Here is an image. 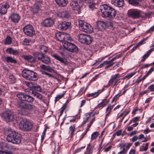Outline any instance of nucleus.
Wrapping results in <instances>:
<instances>
[{
  "label": "nucleus",
  "mask_w": 154,
  "mask_h": 154,
  "mask_svg": "<svg viewBox=\"0 0 154 154\" xmlns=\"http://www.w3.org/2000/svg\"><path fill=\"white\" fill-rule=\"evenodd\" d=\"M12 43V38L10 36L6 37L4 40V44L5 45H9Z\"/></svg>",
  "instance_id": "nucleus-31"
},
{
  "label": "nucleus",
  "mask_w": 154,
  "mask_h": 154,
  "mask_svg": "<svg viewBox=\"0 0 154 154\" xmlns=\"http://www.w3.org/2000/svg\"><path fill=\"white\" fill-rule=\"evenodd\" d=\"M138 139L140 140L142 138H143L144 139V140H143L142 141V142H146V137H144V136L143 134H141L138 137Z\"/></svg>",
  "instance_id": "nucleus-57"
},
{
  "label": "nucleus",
  "mask_w": 154,
  "mask_h": 154,
  "mask_svg": "<svg viewBox=\"0 0 154 154\" xmlns=\"http://www.w3.org/2000/svg\"><path fill=\"white\" fill-rule=\"evenodd\" d=\"M106 99H104L102 101L99 103L96 106L97 108H103L105 106L107 103V102H106Z\"/></svg>",
  "instance_id": "nucleus-32"
},
{
  "label": "nucleus",
  "mask_w": 154,
  "mask_h": 154,
  "mask_svg": "<svg viewBox=\"0 0 154 154\" xmlns=\"http://www.w3.org/2000/svg\"><path fill=\"white\" fill-rule=\"evenodd\" d=\"M147 77V76L145 74V75H144L141 79H139V80H137V82L138 83H139L141 81L144 80Z\"/></svg>",
  "instance_id": "nucleus-63"
},
{
  "label": "nucleus",
  "mask_w": 154,
  "mask_h": 154,
  "mask_svg": "<svg viewBox=\"0 0 154 154\" xmlns=\"http://www.w3.org/2000/svg\"><path fill=\"white\" fill-rule=\"evenodd\" d=\"M120 77V75L119 73H117L114 75H112L106 85V87H109L110 85H113V87L117 85L118 84V82L119 80L117 79V78Z\"/></svg>",
  "instance_id": "nucleus-12"
},
{
  "label": "nucleus",
  "mask_w": 154,
  "mask_h": 154,
  "mask_svg": "<svg viewBox=\"0 0 154 154\" xmlns=\"http://www.w3.org/2000/svg\"><path fill=\"white\" fill-rule=\"evenodd\" d=\"M125 145L126 143L122 144V145H120L119 146L120 149L122 150L118 152L117 154H124L125 153Z\"/></svg>",
  "instance_id": "nucleus-40"
},
{
  "label": "nucleus",
  "mask_w": 154,
  "mask_h": 154,
  "mask_svg": "<svg viewBox=\"0 0 154 154\" xmlns=\"http://www.w3.org/2000/svg\"><path fill=\"white\" fill-rule=\"evenodd\" d=\"M101 12V16L103 18H109L113 19L116 15V12L114 9L106 4H104L100 7Z\"/></svg>",
  "instance_id": "nucleus-1"
},
{
  "label": "nucleus",
  "mask_w": 154,
  "mask_h": 154,
  "mask_svg": "<svg viewBox=\"0 0 154 154\" xmlns=\"http://www.w3.org/2000/svg\"><path fill=\"white\" fill-rule=\"evenodd\" d=\"M54 23V19L50 17L44 20L42 22V24L43 26L48 27L52 26Z\"/></svg>",
  "instance_id": "nucleus-16"
},
{
  "label": "nucleus",
  "mask_w": 154,
  "mask_h": 154,
  "mask_svg": "<svg viewBox=\"0 0 154 154\" xmlns=\"http://www.w3.org/2000/svg\"><path fill=\"white\" fill-rule=\"evenodd\" d=\"M33 89L39 92L42 91V88L39 85H36V84H35V86Z\"/></svg>",
  "instance_id": "nucleus-49"
},
{
  "label": "nucleus",
  "mask_w": 154,
  "mask_h": 154,
  "mask_svg": "<svg viewBox=\"0 0 154 154\" xmlns=\"http://www.w3.org/2000/svg\"><path fill=\"white\" fill-rule=\"evenodd\" d=\"M122 132V130H120L117 131L113 135L115 134L117 136H119L121 134Z\"/></svg>",
  "instance_id": "nucleus-62"
},
{
  "label": "nucleus",
  "mask_w": 154,
  "mask_h": 154,
  "mask_svg": "<svg viewBox=\"0 0 154 154\" xmlns=\"http://www.w3.org/2000/svg\"><path fill=\"white\" fill-rule=\"evenodd\" d=\"M148 143H147L145 146L143 145L141 146L140 148V150L141 151H146L148 149Z\"/></svg>",
  "instance_id": "nucleus-46"
},
{
  "label": "nucleus",
  "mask_w": 154,
  "mask_h": 154,
  "mask_svg": "<svg viewBox=\"0 0 154 154\" xmlns=\"http://www.w3.org/2000/svg\"><path fill=\"white\" fill-rule=\"evenodd\" d=\"M64 95V94H62L57 95L55 98V101L56 102L58 101Z\"/></svg>",
  "instance_id": "nucleus-53"
},
{
  "label": "nucleus",
  "mask_w": 154,
  "mask_h": 154,
  "mask_svg": "<svg viewBox=\"0 0 154 154\" xmlns=\"http://www.w3.org/2000/svg\"><path fill=\"white\" fill-rule=\"evenodd\" d=\"M40 9V7L36 3L33 6L31 10V11L34 14L37 13Z\"/></svg>",
  "instance_id": "nucleus-29"
},
{
  "label": "nucleus",
  "mask_w": 154,
  "mask_h": 154,
  "mask_svg": "<svg viewBox=\"0 0 154 154\" xmlns=\"http://www.w3.org/2000/svg\"><path fill=\"white\" fill-rule=\"evenodd\" d=\"M142 13V11L138 10H131L128 11V15L129 17L137 19L141 16Z\"/></svg>",
  "instance_id": "nucleus-13"
},
{
  "label": "nucleus",
  "mask_w": 154,
  "mask_h": 154,
  "mask_svg": "<svg viewBox=\"0 0 154 154\" xmlns=\"http://www.w3.org/2000/svg\"><path fill=\"white\" fill-rule=\"evenodd\" d=\"M86 2L89 4V7L92 10L98 7V0H86Z\"/></svg>",
  "instance_id": "nucleus-17"
},
{
  "label": "nucleus",
  "mask_w": 154,
  "mask_h": 154,
  "mask_svg": "<svg viewBox=\"0 0 154 154\" xmlns=\"http://www.w3.org/2000/svg\"><path fill=\"white\" fill-rule=\"evenodd\" d=\"M33 55L35 57L38 58V59L41 61L44 56L43 53H40L38 52H36L34 53Z\"/></svg>",
  "instance_id": "nucleus-33"
},
{
  "label": "nucleus",
  "mask_w": 154,
  "mask_h": 154,
  "mask_svg": "<svg viewBox=\"0 0 154 154\" xmlns=\"http://www.w3.org/2000/svg\"><path fill=\"white\" fill-rule=\"evenodd\" d=\"M57 16L61 18H67L69 16V14L68 11H63L58 12L57 13Z\"/></svg>",
  "instance_id": "nucleus-22"
},
{
  "label": "nucleus",
  "mask_w": 154,
  "mask_h": 154,
  "mask_svg": "<svg viewBox=\"0 0 154 154\" xmlns=\"http://www.w3.org/2000/svg\"><path fill=\"white\" fill-rule=\"evenodd\" d=\"M64 34V43L65 42H69L66 41L67 40H71L70 35L68 34L63 33Z\"/></svg>",
  "instance_id": "nucleus-37"
},
{
  "label": "nucleus",
  "mask_w": 154,
  "mask_h": 154,
  "mask_svg": "<svg viewBox=\"0 0 154 154\" xmlns=\"http://www.w3.org/2000/svg\"><path fill=\"white\" fill-rule=\"evenodd\" d=\"M55 37L57 40L62 42V43H64L63 33H57L55 34Z\"/></svg>",
  "instance_id": "nucleus-25"
},
{
  "label": "nucleus",
  "mask_w": 154,
  "mask_h": 154,
  "mask_svg": "<svg viewBox=\"0 0 154 154\" xmlns=\"http://www.w3.org/2000/svg\"><path fill=\"white\" fill-rule=\"evenodd\" d=\"M6 51L11 54L17 55L19 54V52L17 50H14L11 48L7 49Z\"/></svg>",
  "instance_id": "nucleus-27"
},
{
  "label": "nucleus",
  "mask_w": 154,
  "mask_h": 154,
  "mask_svg": "<svg viewBox=\"0 0 154 154\" xmlns=\"http://www.w3.org/2000/svg\"><path fill=\"white\" fill-rule=\"evenodd\" d=\"M99 134L98 132L96 131L95 132H94L91 135V141H92L93 140L95 139H96L98 135H99Z\"/></svg>",
  "instance_id": "nucleus-45"
},
{
  "label": "nucleus",
  "mask_w": 154,
  "mask_h": 154,
  "mask_svg": "<svg viewBox=\"0 0 154 154\" xmlns=\"http://www.w3.org/2000/svg\"><path fill=\"white\" fill-rule=\"evenodd\" d=\"M34 98L30 95H27L24 101L29 103H32L33 101Z\"/></svg>",
  "instance_id": "nucleus-43"
},
{
  "label": "nucleus",
  "mask_w": 154,
  "mask_h": 154,
  "mask_svg": "<svg viewBox=\"0 0 154 154\" xmlns=\"http://www.w3.org/2000/svg\"><path fill=\"white\" fill-rule=\"evenodd\" d=\"M95 119L94 114L92 112L87 113L84 116L82 124H85L88 122L90 121L89 123L88 124V127L90 128L95 121Z\"/></svg>",
  "instance_id": "nucleus-6"
},
{
  "label": "nucleus",
  "mask_w": 154,
  "mask_h": 154,
  "mask_svg": "<svg viewBox=\"0 0 154 154\" xmlns=\"http://www.w3.org/2000/svg\"><path fill=\"white\" fill-rule=\"evenodd\" d=\"M22 75L27 80L34 81L37 80L38 77L37 73L27 69H24L22 71Z\"/></svg>",
  "instance_id": "nucleus-3"
},
{
  "label": "nucleus",
  "mask_w": 154,
  "mask_h": 154,
  "mask_svg": "<svg viewBox=\"0 0 154 154\" xmlns=\"http://www.w3.org/2000/svg\"><path fill=\"white\" fill-rule=\"evenodd\" d=\"M21 139V134L14 131H10L6 138L8 142L16 144H19L20 143Z\"/></svg>",
  "instance_id": "nucleus-2"
},
{
  "label": "nucleus",
  "mask_w": 154,
  "mask_h": 154,
  "mask_svg": "<svg viewBox=\"0 0 154 154\" xmlns=\"http://www.w3.org/2000/svg\"><path fill=\"white\" fill-rule=\"evenodd\" d=\"M52 56L55 59L63 63L64 65H66L68 64V62L66 59L62 58L56 54H52Z\"/></svg>",
  "instance_id": "nucleus-19"
},
{
  "label": "nucleus",
  "mask_w": 154,
  "mask_h": 154,
  "mask_svg": "<svg viewBox=\"0 0 154 154\" xmlns=\"http://www.w3.org/2000/svg\"><path fill=\"white\" fill-rule=\"evenodd\" d=\"M104 64H105V65H106L105 68L107 69L112 66L114 64V63L112 62L110 60L106 61H104Z\"/></svg>",
  "instance_id": "nucleus-41"
},
{
  "label": "nucleus",
  "mask_w": 154,
  "mask_h": 154,
  "mask_svg": "<svg viewBox=\"0 0 154 154\" xmlns=\"http://www.w3.org/2000/svg\"><path fill=\"white\" fill-rule=\"evenodd\" d=\"M150 64H144L141 66L140 68V69H143L144 68H147L150 66Z\"/></svg>",
  "instance_id": "nucleus-60"
},
{
  "label": "nucleus",
  "mask_w": 154,
  "mask_h": 154,
  "mask_svg": "<svg viewBox=\"0 0 154 154\" xmlns=\"http://www.w3.org/2000/svg\"><path fill=\"white\" fill-rule=\"evenodd\" d=\"M22 57L25 60L30 62H33L35 61V58L31 55H23Z\"/></svg>",
  "instance_id": "nucleus-26"
},
{
  "label": "nucleus",
  "mask_w": 154,
  "mask_h": 154,
  "mask_svg": "<svg viewBox=\"0 0 154 154\" xmlns=\"http://www.w3.org/2000/svg\"><path fill=\"white\" fill-rule=\"evenodd\" d=\"M138 0H128L129 4L134 6H137L139 4Z\"/></svg>",
  "instance_id": "nucleus-44"
},
{
  "label": "nucleus",
  "mask_w": 154,
  "mask_h": 154,
  "mask_svg": "<svg viewBox=\"0 0 154 154\" xmlns=\"http://www.w3.org/2000/svg\"><path fill=\"white\" fill-rule=\"evenodd\" d=\"M136 73L135 72H132L131 73H129L127 75H126L125 78H127L128 79H130L132 77L133 75H134Z\"/></svg>",
  "instance_id": "nucleus-51"
},
{
  "label": "nucleus",
  "mask_w": 154,
  "mask_h": 154,
  "mask_svg": "<svg viewBox=\"0 0 154 154\" xmlns=\"http://www.w3.org/2000/svg\"><path fill=\"white\" fill-rule=\"evenodd\" d=\"M75 125H72L69 127V133L71 135H72L74 133L75 131Z\"/></svg>",
  "instance_id": "nucleus-39"
},
{
  "label": "nucleus",
  "mask_w": 154,
  "mask_h": 154,
  "mask_svg": "<svg viewBox=\"0 0 154 154\" xmlns=\"http://www.w3.org/2000/svg\"><path fill=\"white\" fill-rule=\"evenodd\" d=\"M41 61L46 64H49L51 63L50 58L47 56H44Z\"/></svg>",
  "instance_id": "nucleus-30"
},
{
  "label": "nucleus",
  "mask_w": 154,
  "mask_h": 154,
  "mask_svg": "<svg viewBox=\"0 0 154 154\" xmlns=\"http://www.w3.org/2000/svg\"><path fill=\"white\" fill-rule=\"evenodd\" d=\"M63 45L65 48L70 52H76L78 51V48L74 44L65 42L63 44Z\"/></svg>",
  "instance_id": "nucleus-11"
},
{
  "label": "nucleus",
  "mask_w": 154,
  "mask_h": 154,
  "mask_svg": "<svg viewBox=\"0 0 154 154\" xmlns=\"http://www.w3.org/2000/svg\"><path fill=\"white\" fill-rule=\"evenodd\" d=\"M104 88H103L101 89L98 90L97 92H94L88 95V97H92L93 98H95L97 97L104 90Z\"/></svg>",
  "instance_id": "nucleus-24"
},
{
  "label": "nucleus",
  "mask_w": 154,
  "mask_h": 154,
  "mask_svg": "<svg viewBox=\"0 0 154 154\" xmlns=\"http://www.w3.org/2000/svg\"><path fill=\"white\" fill-rule=\"evenodd\" d=\"M39 49L40 51V52L43 54H45L48 50V48L43 45H41L39 46Z\"/></svg>",
  "instance_id": "nucleus-36"
},
{
  "label": "nucleus",
  "mask_w": 154,
  "mask_h": 154,
  "mask_svg": "<svg viewBox=\"0 0 154 154\" xmlns=\"http://www.w3.org/2000/svg\"><path fill=\"white\" fill-rule=\"evenodd\" d=\"M24 34L28 36H32L35 34V31L33 26L30 25H27L23 28Z\"/></svg>",
  "instance_id": "nucleus-9"
},
{
  "label": "nucleus",
  "mask_w": 154,
  "mask_h": 154,
  "mask_svg": "<svg viewBox=\"0 0 154 154\" xmlns=\"http://www.w3.org/2000/svg\"><path fill=\"white\" fill-rule=\"evenodd\" d=\"M149 57V56L146 54H145L142 57V59L140 60V62H143L145 61L146 59H147Z\"/></svg>",
  "instance_id": "nucleus-54"
},
{
  "label": "nucleus",
  "mask_w": 154,
  "mask_h": 154,
  "mask_svg": "<svg viewBox=\"0 0 154 154\" xmlns=\"http://www.w3.org/2000/svg\"><path fill=\"white\" fill-rule=\"evenodd\" d=\"M154 71V67H151L149 70L147 72V73L146 74V75L148 77V76L150 75Z\"/></svg>",
  "instance_id": "nucleus-55"
},
{
  "label": "nucleus",
  "mask_w": 154,
  "mask_h": 154,
  "mask_svg": "<svg viewBox=\"0 0 154 154\" xmlns=\"http://www.w3.org/2000/svg\"><path fill=\"white\" fill-rule=\"evenodd\" d=\"M111 3L115 6L118 7H121L124 4V0H111Z\"/></svg>",
  "instance_id": "nucleus-23"
},
{
  "label": "nucleus",
  "mask_w": 154,
  "mask_h": 154,
  "mask_svg": "<svg viewBox=\"0 0 154 154\" xmlns=\"http://www.w3.org/2000/svg\"><path fill=\"white\" fill-rule=\"evenodd\" d=\"M25 84L28 87L33 89L36 83L31 82H26Z\"/></svg>",
  "instance_id": "nucleus-35"
},
{
  "label": "nucleus",
  "mask_w": 154,
  "mask_h": 154,
  "mask_svg": "<svg viewBox=\"0 0 154 154\" xmlns=\"http://www.w3.org/2000/svg\"><path fill=\"white\" fill-rule=\"evenodd\" d=\"M113 105L112 106L111 105H108L106 109V117H108L109 116L110 112L112 109L113 108Z\"/></svg>",
  "instance_id": "nucleus-38"
},
{
  "label": "nucleus",
  "mask_w": 154,
  "mask_h": 154,
  "mask_svg": "<svg viewBox=\"0 0 154 154\" xmlns=\"http://www.w3.org/2000/svg\"><path fill=\"white\" fill-rule=\"evenodd\" d=\"M5 59L8 63H16L17 62L16 60L15 59L10 57L6 56L5 57Z\"/></svg>",
  "instance_id": "nucleus-34"
},
{
  "label": "nucleus",
  "mask_w": 154,
  "mask_h": 154,
  "mask_svg": "<svg viewBox=\"0 0 154 154\" xmlns=\"http://www.w3.org/2000/svg\"><path fill=\"white\" fill-rule=\"evenodd\" d=\"M16 105L18 108L21 109H26L31 110L34 108V106L31 104L26 103L23 101H20L17 102Z\"/></svg>",
  "instance_id": "nucleus-8"
},
{
  "label": "nucleus",
  "mask_w": 154,
  "mask_h": 154,
  "mask_svg": "<svg viewBox=\"0 0 154 154\" xmlns=\"http://www.w3.org/2000/svg\"><path fill=\"white\" fill-rule=\"evenodd\" d=\"M46 131V129H45L44 130L43 132L42 133V135L41 136V141H43L45 137V133Z\"/></svg>",
  "instance_id": "nucleus-58"
},
{
  "label": "nucleus",
  "mask_w": 154,
  "mask_h": 154,
  "mask_svg": "<svg viewBox=\"0 0 154 154\" xmlns=\"http://www.w3.org/2000/svg\"><path fill=\"white\" fill-rule=\"evenodd\" d=\"M40 67L42 69L47 70L49 66H46L45 65H41Z\"/></svg>",
  "instance_id": "nucleus-61"
},
{
  "label": "nucleus",
  "mask_w": 154,
  "mask_h": 154,
  "mask_svg": "<svg viewBox=\"0 0 154 154\" xmlns=\"http://www.w3.org/2000/svg\"><path fill=\"white\" fill-rule=\"evenodd\" d=\"M140 119V117H136L133 118L131 120V121L134 123H136L137 122L139 121Z\"/></svg>",
  "instance_id": "nucleus-59"
},
{
  "label": "nucleus",
  "mask_w": 154,
  "mask_h": 154,
  "mask_svg": "<svg viewBox=\"0 0 154 154\" xmlns=\"http://www.w3.org/2000/svg\"><path fill=\"white\" fill-rule=\"evenodd\" d=\"M97 27L99 30L102 31L105 29L106 24L103 21H99L97 22Z\"/></svg>",
  "instance_id": "nucleus-20"
},
{
  "label": "nucleus",
  "mask_w": 154,
  "mask_h": 154,
  "mask_svg": "<svg viewBox=\"0 0 154 154\" xmlns=\"http://www.w3.org/2000/svg\"><path fill=\"white\" fill-rule=\"evenodd\" d=\"M24 93L22 92L18 93L16 95V96L20 100H22V98Z\"/></svg>",
  "instance_id": "nucleus-52"
},
{
  "label": "nucleus",
  "mask_w": 154,
  "mask_h": 154,
  "mask_svg": "<svg viewBox=\"0 0 154 154\" xmlns=\"http://www.w3.org/2000/svg\"><path fill=\"white\" fill-rule=\"evenodd\" d=\"M79 28L81 31L87 33L93 32V29L88 23L81 20H79Z\"/></svg>",
  "instance_id": "nucleus-4"
},
{
  "label": "nucleus",
  "mask_w": 154,
  "mask_h": 154,
  "mask_svg": "<svg viewBox=\"0 0 154 154\" xmlns=\"http://www.w3.org/2000/svg\"><path fill=\"white\" fill-rule=\"evenodd\" d=\"M20 17L19 15L17 13H12L11 16V20L14 23H18L20 20Z\"/></svg>",
  "instance_id": "nucleus-21"
},
{
  "label": "nucleus",
  "mask_w": 154,
  "mask_h": 154,
  "mask_svg": "<svg viewBox=\"0 0 154 154\" xmlns=\"http://www.w3.org/2000/svg\"><path fill=\"white\" fill-rule=\"evenodd\" d=\"M92 146L90 144H88L87 147V154H91L93 152V150L91 149Z\"/></svg>",
  "instance_id": "nucleus-47"
},
{
  "label": "nucleus",
  "mask_w": 154,
  "mask_h": 154,
  "mask_svg": "<svg viewBox=\"0 0 154 154\" xmlns=\"http://www.w3.org/2000/svg\"><path fill=\"white\" fill-rule=\"evenodd\" d=\"M32 94L35 97L37 98L41 99L42 98V95L37 92H34L33 91H32Z\"/></svg>",
  "instance_id": "nucleus-42"
},
{
  "label": "nucleus",
  "mask_w": 154,
  "mask_h": 154,
  "mask_svg": "<svg viewBox=\"0 0 154 154\" xmlns=\"http://www.w3.org/2000/svg\"><path fill=\"white\" fill-rule=\"evenodd\" d=\"M148 88L150 92L154 91V84L149 86Z\"/></svg>",
  "instance_id": "nucleus-56"
},
{
  "label": "nucleus",
  "mask_w": 154,
  "mask_h": 154,
  "mask_svg": "<svg viewBox=\"0 0 154 154\" xmlns=\"http://www.w3.org/2000/svg\"><path fill=\"white\" fill-rule=\"evenodd\" d=\"M56 3L62 6H66L68 3L67 0H55Z\"/></svg>",
  "instance_id": "nucleus-28"
},
{
  "label": "nucleus",
  "mask_w": 154,
  "mask_h": 154,
  "mask_svg": "<svg viewBox=\"0 0 154 154\" xmlns=\"http://www.w3.org/2000/svg\"><path fill=\"white\" fill-rule=\"evenodd\" d=\"M141 16L144 19L146 18H149V17L150 15L148 13H145L142 12Z\"/></svg>",
  "instance_id": "nucleus-48"
},
{
  "label": "nucleus",
  "mask_w": 154,
  "mask_h": 154,
  "mask_svg": "<svg viewBox=\"0 0 154 154\" xmlns=\"http://www.w3.org/2000/svg\"><path fill=\"white\" fill-rule=\"evenodd\" d=\"M33 125L32 123L27 120H24L21 122L19 124V127L20 129L23 131H29L32 128Z\"/></svg>",
  "instance_id": "nucleus-5"
},
{
  "label": "nucleus",
  "mask_w": 154,
  "mask_h": 154,
  "mask_svg": "<svg viewBox=\"0 0 154 154\" xmlns=\"http://www.w3.org/2000/svg\"><path fill=\"white\" fill-rule=\"evenodd\" d=\"M79 2L78 0H71L70 5L73 10L79 11L80 8Z\"/></svg>",
  "instance_id": "nucleus-18"
},
{
  "label": "nucleus",
  "mask_w": 154,
  "mask_h": 154,
  "mask_svg": "<svg viewBox=\"0 0 154 154\" xmlns=\"http://www.w3.org/2000/svg\"><path fill=\"white\" fill-rule=\"evenodd\" d=\"M47 71L51 72H54L56 74L59 75L58 72H57V71L53 69L49 66Z\"/></svg>",
  "instance_id": "nucleus-50"
},
{
  "label": "nucleus",
  "mask_w": 154,
  "mask_h": 154,
  "mask_svg": "<svg viewBox=\"0 0 154 154\" xmlns=\"http://www.w3.org/2000/svg\"><path fill=\"white\" fill-rule=\"evenodd\" d=\"M10 6L8 3L4 2L0 4V14L4 15L6 14Z\"/></svg>",
  "instance_id": "nucleus-15"
},
{
  "label": "nucleus",
  "mask_w": 154,
  "mask_h": 154,
  "mask_svg": "<svg viewBox=\"0 0 154 154\" xmlns=\"http://www.w3.org/2000/svg\"><path fill=\"white\" fill-rule=\"evenodd\" d=\"M154 51V48H152L150 49L146 53V54L148 55L149 56L150 55L151 53Z\"/></svg>",
  "instance_id": "nucleus-64"
},
{
  "label": "nucleus",
  "mask_w": 154,
  "mask_h": 154,
  "mask_svg": "<svg viewBox=\"0 0 154 154\" xmlns=\"http://www.w3.org/2000/svg\"><path fill=\"white\" fill-rule=\"evenodd\" d=\"M71 25L70 22L64 21L58 23L57 28L60 30H65L69 28Z\"/></svg>",
  "instance_id": "nucleus-14"
},
{
  "label": "nucleus",
  "mask_w": 154,
  "mask_h": 154,
  "mask_svg": "<svg viewBox=\"0 0 154 154\" xmlns=\"http://www.w3.org/2000/svg\"><path fill=\"white\" fill-rule=\"evenodd\" d=\"M77 37L80 42L86 45H89L92 42V38L88 35L80 34L77 35Z\"/></svg>",
  "instance_id": "nucleus-7"
},
{
  "label": "nucleus",
  "mask_w": 154,
  "mask_h": 154,
  "mask_svg": "<svg viewBox=\"0 0 154 154\" xmlns=\"http://www.w3.org/2000/svg\"><path fill=\"white\" fill-rule=\"evenodd\" d=\"M2 116L5 120L6 122H9L13 121L14 119L13 113L9 110L4 111L2 113Z\"/></svg>",
  "instance_id": "nucleus-10"
}]
</instances>
